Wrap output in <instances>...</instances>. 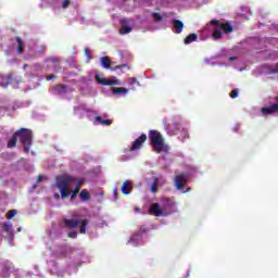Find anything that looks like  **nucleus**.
Returning <instances> with one entry per match:
<instances>
[{
    "label": "nucleus",
    "instance_id": "nucleus-43",
    "mask_svg": "<svg viewBox=\"0 0 278 278\" xmlns=\"http://www.w3.org/2000/svg\"><path fill=\"white\" fill-rule=\"evenodd\" d=\"M54 198H55V199H60V194L55 193V194H54Z\"/></svg>",
    "mask_w": 278,
    "mask_h": 278
},
{
    "label": "nucleus",
    "instance_id": "nucleus-34",
    "mask_svg": "<svg viewBox=\"0 0 278 278\" xmlns=\"http://www.w3.org/2000/svg\"><path fill=\"white\" fill-rule=\"evenodd\" d=\"M46 62H58V58L52 56L50 59H46Z\"/></svg>",
    "mask_w": 278,
    "mask_h": 278
},
{
    "label": "nucleus",
    "instance_id": "nucleus-24",
    "mask_svg": "<svg viewBox=\"0 0 278 278\" xmlns=\"http://www.w3.org/2000/svg\"><path fill=\"white\" fill-rule=\"evenodd\" d=\"M150 192H152L153 194H156V192H157V178H154V180L152 181Z\"/></svg>",
    "mask_w": 278,
    "mask_h": 278
},
{
    "label": "nucleus",
    "instance_id": "nucleus-4",
    "mask_svg": "<svg viewBox=\"0 0 278 278\" xmlns=\"http://www.w3.org/2000/svg\"><path fill=\"white\" fill-rule=\"evenodd\" d=\"M64 225L65 227H67L68 229H75V227H79L80 226V233H86V227H88V223H90V220L88 219H68V218H64Z\"/></svg>",
    "mask_w": 278,
    "mask_h": 278
},
{
    "label": "nucleus",
    "instance_id": "nucleus-13",
    "mask_svg": "<svg viewBox=\"0 0 278 278\" xmlns=\"http://www.w3.org/2000/svg\"><path fill=\"white\" fill-rule=\"evenodd\" d=\"M53 90L56 94H66L68 90V85H56L53 87Z\"/></svg>",
    "mask_w": 278,
    "mask_h": 278
},
{
    "label": "nucleus",
    "instance_id": "nucleus-27",
    "mask_svg": "<svg viewBox=\"0 0 278 278\" xmlns=\"http://www.w3.org/2000/svg\"><path fill=\"white\" fill-rule=\"evenodd\" d=\"M16 214H18V212L16 210H10L7 214V218H9V220H11V218H14V216H16Z\"/></svg>",
    "mask_w": 278,
    "mask_h": 278
},
{
    "label": "nucleus",
    "instance_id": "nucleus-16",
    "mask_svg": "<svg viewBox=\"0 0 278 278\" xmlns=\"http://www.w3.org/2000/svg\"><path fill=\"white\" fill-rule=\"evenodd\" d=\"M263 71L266 75H277L276 65H263Z\"/></svg>",
    "mask_w": 278,
    "mask_h": 278
},
{
    "label": "nucleus",
    "instance_id": "nucleus-30",
    "mask_svg": "<svg viewBox=\"0 0 278 278\" xmlns=\"http://www.w3.org/2000/svg\"><path fill=\"white\" fill-rule=\"evenodd\" d=\"M238 97V89H233L231 92H230V98L231 99H236Z\"/></svg>",
    "mask_w": 278,
    "mask_h": 278
},
{
    "label": "nucleus",
    "instance_id": "nucleus-41",
    "mask_svg": "<svg viewBox=\"0 0 278 278\" xmlns=\"http://www.w3.org/2000/svg\"><path fill=\"white\" fill-rule=\"evenodd\" d=\"M166 203L167 205H172L173 202L169 199H166Z\"/></svg>",
    "mask_w": 278,
    "mask_h": 278
},
{
    "label": "nucleus",
    "instance_id": "nucleus-26",
    "mask_svg": "<svg viewBox=\"0 0 278 278\" xmlns=\"http://www.w3.org/2000/svg\"><path fill=\"white\" fill-rule=\"evenodd\" d=\"M180 138H181L182 142H186L187 138H190V135H188V130L182 129L181 134H180Z\"/></svg>",
    "mask_w": 278,
    "mask_h": 278
},
{
    "label": "nucleus",
    "instance_id": "nucleus-32",
    "mask_svg": "<svg viewBox=\"0 0 278 278\" xmlns=\"http://www.w3.org/2000/svg\"><path fill=\"white\" fill-rule=\"evenodd\" d=\"M68 5H71V0H64L62 8L66 9V8H68Z\"/></svg>",
    "mask_w": 278,
    "mask_h": 278
},
{
    "label": "nucleus",
    "instance_id": "nucleus-29",
    "mask_svg": "<svg viewBox=\"0 0 278 278\" xmlns=\"http://www.w3.org/2000/svg\"><path fill=\"white\" fill-rule=\"evenodd\" d=\"M121 25H123V27H127V25H129V23H131V20L129 18H123L119 21Z\"/></svg>",
    "mask_w": 278,
    "mask_h": 278
},
{
    "label": "nucleus",
    "instance_id": "nucleus-37",
    "mask_svg": "<svg viewBox=\"0 0 278 278\" xmlns=\"http://www.w3.org/2000/svg\"><path fill=\"white\" fill-rule=\"evenodd\" d=\"M51 79H55V76H54V75H49V76H47V80H48V81H51Z\"/></svg>",
    "mask_w": 278,
    "mask_h": 278
},
{
    "label": "nucleus",
    "instance_id": "nucleus-3",
    "mask_svg": "<svg viewBox=\"0 0 278 278\" xmlns=\"http://www.w3.org/2000/svg\"><path fill=\"white\" fill-rule=\"evenodd\" d=\"M150 144L153 147L156 153H162L164 151V138L162 134L157 130L149 131Z\"/></svg>",
    "mask_w": 278,
    "mask_h": 278
},
{
    "label": "nucleus",
    "instance_id": "nucleus-39",
    "mask_svg": "<svg viewBox=\"0 0 278 278\" xmlns=\"http://www.w3.org/2000/svg\"><path fill=\"white\" fill-rule=\"evenodd\" d=\"M273 73H276V75H278V63L276 64V71H273Z\"/></svg>",
    "mask_w": 278,
    "mask_h": 278
},
{
    "label": "nucleus",
    "instance_id": "nucleus-23",
    "mask_svg": "<svg viewBox=\"0 0 278 278\" xmlns=\"http://www.w3.org/2000/svg\"><path fill=\"white\" fill-rule=\"evenodd\" d=\"M2 230L5 231V233H12V224L10 223H4L2 225Z\"/></svg>",
    "mask_w": 278,
    "mask_h": 278
},
{
    "label": "nucleus",
    "instance_id": "nucleus-28",
    "mask_svg": "<svg viewBox=\"0 0 278 278\" xmlns=\"http://www.w3.org/2000/svg\"><path fill=\"white\" fill-rule=\"evenodd\" d=\"M125 68H129V66L127 64H122V65L112 67V71H125Z\"/></svg>",
    "mask_w": 278,
    "mask_h": 278
},
{
    "label": "nucleus",
    "instance_id": "nucleus-17",
    "mask_svg": "<svg viewBox=\"0 0 278 278\" xmlns=\"http://www.w3.org/2000/svg\"><path fill=\"white\" fill-rule=\"evenodd\" d=\"M198 38H199V35L193 33V34L188 35L185 38L184 42H185V45H190L192 42H195V40H198Z\"/></svg>",
    "mask_w": 278,
    "mask_h": 278
},
{
    "label": "nucleus",
    "instance_id": "nucleus-21",
    "mask_svg": "<svg viewBox=\"0 0 278 278\" xmlns=\"http://www.w3.org/2000/svg\"><path fill=\"white\" fill-rule=\"evenodd\" d=\"M132 31V28L130 26H123L121 29H119V34L121 36H125L127 34H131Z\"/></svg>",
    "mask_w": 278,
    "mask_h": 278
},
{
    "label": "nucleus",
    "instance_id": "nucleus-11",
    "mask_svg": "<svg viewBox=\"0 0 278 278\" xmlns=\"http://www.w3.org/2000/svg\"><path fill=\"white\" fill-rule=\"evenodd\" d=\"M123 194H131V190H134V186H131V181L125 180L121 187Z\"/></svg>",
    "mask_w": 278,
    "mask_h": 278
},
{
    "label": "nucleus",
    "instance_id": "nucleus-40",
    "mask_svg": "<svg viewBox=\"0 0 278 278\" xmlns=\"http://www.w3.org/2000/svg\"><path fill=\"white\" fill-rule=\"evenodd\" d=\"M228 60L229 62H233V60H236V56H230Z\"/></svg>",
    "mask_w": 278,
    "mask_h": 278
},
{
    "label": "nucleus",
    "instance_id": "nucleus-45",
    "mask_svg": "<svg viewBox=\"0 0 278 278\" xmlns=\"http://www.w3.org/2000/svg\"><path fill=\"white\" fill-rule=\"evenodd\" d=\"M86 55H88V49L85 50Z\"/></svg>",
    "mask_w": 278,
    "mask_h": 278
},
{
    "label": "nucleus",
    "instance_id": "nucleus-20",
    "mask_svg": "<svg viewBox=\"0 0 278 278\" xmlns=\"http://www.w3.org/2000/svg\"><path fill=\"white\" fill-rule=\"evenodd\" d=\"M128 90L125 87L113 88V94H127Z\"/></svg>",
    "mask_w": 278,
    "mask_h": 278
},
{
    "label": "nucleus",
    "instance_id": "nucleus-36",
    "mask_svg": "<svg viewBox=\"0 0 278 278\" xmlns=\"http://www.w3.org/2000/svg\"><path fill=\"white\" fill-rule=\"evenodd\" d=\"M40 51H41V53H45L47 51V47L46 46H40Z\"/></svg>",
    "mask_w": 278,
    "mask_h": 278
},
{
    "label": "nucleus",
    "instance_id": "nucleus-42",
    "mask_svg": "<svg viewBox=\"0 0 278 278\" xmlns=\"http://www.w3.org/2000/svg\"><path fill=\"white\" fill-rule=\"evenodd\" d=\"M132 84H136L138 80L136 78H131Z\"/></svg>",
    "mask_w": 278,
    "mask_h": 278
},
{
    "label": "nucleus",
    "instance_id": "nucleus-6",
    "mask_svg": "<svg viewBox=\"0 0 278 278\" xmlns=\"http://www.w3.org/2000/svg\"><path fill=\"white\" fill-rule=\"evenodd\" d=\"M211 25L219 27L224 34H231L233 31V26L229 23H220L218 20H212Z\"/></svg>",
    "mask_w": 278,
    "mask_h": 278
},
{
    "label": "nucleus",
    "instance_id": "nucleus-1",
    "mask_svg": "<svg viewBox=\"0 0 278 278\" xmlns=\"http://www.w3.org/2000/svg\"><path fill=\"white\" fill-rule=\"evenodd\" d=\"M58 190H60L61 199H67L71 197V201L77 199L81 186H84V179H77V177L62 174L54 179Z\"/></svg>",
    "mask_w": 278,
    "mask_h": 278
},
{
    "label": "nucleus",
    "instance_id": "nucleus-22",
    "mask_svg": "<svg viewBox=\"0 0 278 278\" xmlns=\"http://www.w3.org/2000/svg\"><path fill=\"white\" fill-rule=\"evenodd\" d=\"M213 38L214 40H220V38H223V30L220 29V27L213 31Z\"/></svg>",
    "mask_w": 278,
    "mask_h": 278
},
{
    "label": "nucleus",
    "instance_id": "nucleus-31",
    "mask_svg": "<svg viewBox=\"0 0 278 278\" xmlns=\"http://www.w3.org/2000/svg\"><path fill=\"white\" fill-rule=\"evenodd\" d=\"M102 125H105L106 127H110V125H112V121H110V119H102Z\"/></svg>",
    "mask_w": 278,
    "mask_h": 278
},
{
    "label": "nucleus",
    "instance_id": "nucleus-9",
    "mask_svg": "<svg viewBox=\"0 0 278 278\" xmlns=\"http://www.w3.org/2000/svg\"><path fill=\"white\" fill-rule=\"evenodd\" d=\"M147 135L142 134L139 138H137L130 148V151H138V149H142V144L147 142Z\"/></svg>",
    "mask_w": 278,
    "mask_h": 278
},
{
    "label": "nucleus",
    "instance_id": "nucleus-25",
    "mask_svg": "<svg viewBox=\"0 0 278 278\" xmlns=\"http://www.w3.org/2000/svg\"><path fill=\"white\" fill-rule=\"evenodd\" d=\"M152 16L156 23H160L161 21H164V16L160 13H152Z\"/></svg>",
    "mask_w": 278,
    "mask_h": 278
},
{
    "label": "nucleus",
    "instance_id": "nucleus-35",
    "mask_svg": "<svg viewBox=\"0 0 278 278\" xmlns=\"http://www.w3.org/2000/svg\"><path fill=\"white\" fill-rule=\"evenodd\" d=\"M96 123H100V125H102L103 119L101 118V116H96L94 118Z\"/></svg>",
    "mask_w": 278,
    "mask_h": 278
},
{
    "label": "nucleus",
    "instance_id": "nucleus-44",
    "mask_svg": "<svg viewBox=\"0 0 278 278\" xmlns=\"http://www.w3.org/2000/svg\"><path fill=\"white\" fill-rule=\"evenodd\" d=\"M187 277H190V270L187 271Z\"/></svg>",
    "mask_w": 278,
    "mask_h": 278
},
{
    "label": "nucleus",
    "instance_id": "nucleus-10",
    "mask_svg": "<svg viewBox=\"0 0 278 278\" xmlns=\"http://www.w3.org/2000/svg\"><path fill=\"white\" fill-rule=\"evenodd\" d=\"M96 81L100 83L101 86H118L121 84L118 79L109 80L108 78H101L99 75H96Z\"/></svg>",
    "mask_w": 278,
    "mask_h": 278
},
{
    "label": "nucleus",
    "instance_id": "nucleus-38",
    "mask_svg": "<svg viewBox=\"0 0 278 278\" xmlns=\"http://www.w3.org/2000/svg\"><path fill=\"white\" fill-rule=\"evenodd\" d=\"M42 179H45V176H38V177H37V181H38V182L42 181Z\"/></svg>",
    "mask_w": 278,
    "mask_h": 278
},
{
    "label": "nucleus",
    "instance_id": "nucleus-2",
    "mask_svg": "<svg viewBox=\"0 0 278 278\" xmlns=\"http://www.w3.org/2000/svg\"><path fill=\"white\" fill-rule=\"evenodd\" d=\"M17 138H20V142L24 147L25 153H29L33 144V136H31V130L28 128H21L16 130Z\"/></svg>",
    "mask_w": 278,
    "mask_h": 278
},
{
    "label": "nucleus",
    "instance_id": "nucleus-12",
    "mask_svg": "<svg viewBox=\"0 0 278 278\" xmlns=\"http://www.w3.org/2000/svg\"><path fill=\"white\" fill-rule=\"evenodd\" d=\"M172 23L174 25V34H181V31H184V22L179 20H172Z\"/></svg>",
    "mask_w": 278,
    "mask_h": 278
},
{
    "label": "nucleus",
    "instance_id": "nucleus-33",
    "mask_svg": "<svg viewBox=\"0 0 278 278\" xmlns=\"http://www.w3.org/2000/svg\"><path fill=\"white\" fill-rule=\"evenodd\" d=\"M68 238H73V239H75V238H77V231H71V232H68Z\"/></svg>",
    "mask_w": 278,
    "mask_h": 278
},
{
    "label": "nucleus",
    "instance_id": "nucleus-14",
    "mask_svg": "<svg viewBox=\"0 0 278 278\" xmlns=\"http://www.w3.org/2000/svg\"><path fill=\"white\" fill-rule=\"evenodd\" d=\"M17 143H18V134H16L15 131L13 136L9 139L8 149H14V147H16Z\"/></svg>",
    "mask_w": 278,
    "mask_h": 278
},
{
    "label": "nucleus",
    "instance_id": "nucleus-7",
    "mask_svg": "<svg viewBox=\"0 0 278 278\" xmlns=\"http://www.w3.org/2000/svg\"><path fill=\"white\" fill-rule=\"evenodd\" d=\"M166 210V207H162L160 205V203H153L151 206H150V214L152 216H156V217H160V216H166V213L164 212Z\"/></svg>",
    "mask_w": 278,
    "mask_h": 278
},
{
    "label": "nucleus",
    "instance_id": "nucleus-8",
    "mask_svg": "<svg viewBox=\"0 0 278 278\" xmlns=\"http://www.w3.org/2000/svg\"><path fill=\"white\" fill-rule=\"evenodd\" d=\"M276 101L277 103L261 109V113L263 114V116H270L276 113L278 114V97H276Z\"/></svg>",
    "mask_w": 278,
    "mask_h": 278
},
{
    "label": "nucleus",
    "instance_id": "nucleus-18",
    "mask_svg": "<svg viewBox=\"0 0 278 278\" xmlns=\"http://www.w3.org/2000/svg\"><path fill=\"white\" fill-rule=\"evenodd\" d=\"M15 40L17 42V53L21 54L25 51V41L21 37H16Z\"/></svg>",
    "mask_w": 278,
    "mask_h": 278
},
{
    "label": "nucleus",
    "instance_id": "nucleus-15",
    "mask_svg": "<svg viewBox=\"0 0 278 278\" xmlns=\"http://www.w3.org/2000/svg\"><path fill=\"white\" fill-rule=\"evenodd\" d=\"M101 65L106 70L110 71L112 68V61L108 56H102L100 59Z\"/></svg>",
    "mask_w": 278,
    "mask_h": 278
},
{
    "label": "nucleus",
    "instance_id": "nucleus-5",
    "mask_svg": "<svg viewBox=\"0 0 278 278\" xmlns=\"http://www.w3.org/2000/svg\"><path fill=\"white\" fill-rule=\"evenodd\" d=\"M188 179H190V175L186 173L177 175L174 180V186L176 190H184V186H186Z\"/></svg>",
    "mask_w": 278,
    "mask_h": 278
},
{
    "label": "nucleus",
    "instance_id": "nucleus-19",
    "mask_svg": "<svg viewBox=\"0 0 278 278\" xmlns=\"http://www.w3.org/2000/svg\"><path fill=\"white\" fill-rule=\"evenodd\" d=\"M79 197H80L81 201H90V193L86 189H83L80 191Z\"/></svg>",
    "mask_w": 278,
    "mask_h": 278
}]
</instances>
